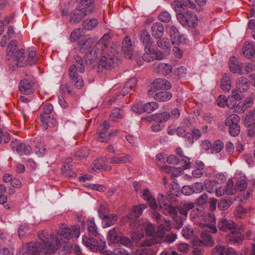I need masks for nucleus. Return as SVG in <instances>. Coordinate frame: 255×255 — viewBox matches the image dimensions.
<instances>
[{
  "label": "nucleus",
  "instance_id": "obj_48",
  "mask_svg": "<svg viewBox=\"0 0 255 255\" xmlns=\"http://www.w3.org/2000/svg\"><path fill=\"white\" fill-rule=\"evenodd\" d=\"M240 229L239 228H236L233 231H232L233 236L232 238L235 243H240L242 242L243 237L241 236V234L240 232Z\"/></svg>",
  "mask_w": 255,
  "mask_h": 255
},
{
  "label": "nucleus",
  "instance_id": "obj_64",
  "mask_svg": "<svg viewBox=\"0 0 255 255\" xmlns=\"http://www.w3.org/2000/svg\"><path fill=\"white\" fill-rule=\"evenodd\" d=\"M229 68L230 70L234 73H239L243 74L242 68L240 65L238 63L236 64H229Z\"/></svg>",
  "mask_w": 255,
  "mask_h": 255
},
{
  "label": "nucleus",
  "instance_id": "obj_60",
  "mask_svg": "<svg viewBox=\"0 0 255 255\" xmlns=\"http://www.w3.org/2000/svg\"><path fill=\"white\" fill-rule=\"evenodd\" d=\"M174 73L178 77L181 78L186 74V69L184 66H181L174 71Z\"/></svg>",
  "mask_w": 255,
  "mask_h": 255
},
{
  "label": "nucleus",
  "instance_id": "obj_54",
  "mask_svg": "<svg viewBox=\"0 0 255 255\" xmlns=\"http://www.w3.org/2000/svg\"><path fill=\"white\" fill-rule=\"evenodd\" d=\"M29 229L27 224L23 223L20 225L18 230V235L19 238H21L28 231Z\"/></svg>",
  "mask_w": 255,
  "mask_h": 255
},
{
  "label": "nucleus",
  "instance_id": "obj_53",
  "mask_svg": "<svg viewBox=\"0 0 255 255\" xmlns=\"http://www.w3.org/2000/svg\"><path fill=\"white\" fill-rule=\"evenodd\" d=\"M110 118L115 121V119H122L123 117V111L120 109H115L110 116Z\"/></svg>",
  "mask_w": 255,
  "mask_h": 255
},
{
  "label": "nucleus",
  "instance_id": "obj_55",
  "mask_svg": "<svg viewBox=\"0 0 255 255\" xmlns=\"http://www.w3.org/2000/svg\"><path fill=\"white\" fill-rule=\"evenodd\" d=\"M158 19L162 22L167 23L170 21L171 16L167 11H162L159 14Z\"/></svg>",
  "mask_w": 255,
  "mask_h": 255
},
{
  "label": "nucleus",
  "instance_id": "obj_10",
  "mask_svg": "<svg viewBox=\"0 0 255 255\" xmlns=\"http://www.w3.org/2000/svg\"><path fill=\"white\" fill-rule=\"evenodd\" d=\"M172 87L171 84L167 80L158 78L153 81L151 84V89L148 91V95L151 96L155 92L153 90H169Z\"/></svg>",
  "mask_w": 255,
  "mask_h": 255
},
{
  "label": "nucleus",
  "instance_id": "obj_38",
  "mask_svg": "<svg viewBox=\"0 0 255 255\" xmlns=\"http://www.w3.org/2000/svg\"><path fill=\"white\" fill-rule=\"evenodd\" d=\"M106 224V227L114 225L117 221V216L115 214H108L102 219Z\"/></svg>",
  "mask_w": 255,
  "mask_h": 255
},
{
  "label": "nucleus",
  "instance_id": "obj_41",
  "mask_svg": "<svg viewBox=\"0 0 255 255\" xmlns=\"http://www.w3.org/2000/svg\"><path fill=\"white\" fill-rule=\"evenodd\" d=\"M88 230L89 233L93 236H96L98 235V233L97 231V228L95 225V223L94 219H92L88 220Z\"/></svg>",
  "mask_w": 255,
  "mask_h": 255
},
{
  "label": "nucleus",
  "instance_id": "obj_18",
  "mask_svg": "<svg viewBox=\"0 0 255 255\" xmlns=\"http://www.w3.org/2000/svg\"><path fill=\"white\" fill-rule=\"evenodd\" d=\"M42 249L39 243L30 242L27 244L26 250L22 255H40Z\"/></svg>",
  "mask_w": 255,
  "mask_h": 255
},
{
  "label": "nucleus",
  "instance_id": "obj_35",
  "mask_svg": "<svg viewBox=\"0 0 255 255\" xmlns=\"http://www.w3.org/2000/svg\"><path fill=\"white\" fill-rule=\"evenodd\" d=\"M204 186L206 190L210 193H214L217 187V183L216 181L206 179L204 183Z\"/></svg>",
  "mask_w": 255,
  "mask_h": 255
},
{
  "label": "nucleus",
  "instance_id": "obj_9",
  "mask_svg": "<svg viewBox=\"0 0 255 255\" xmlns=\"http://www.w3.org/2000/svg\"><path fill=\"white\" fill-rule=\"evenodd\" d=\"M75 68V66H71L68 69L70 82L75 88L81 89L84 86V82L82 76L78 74Z\"/></svg>",
  "mask_w": 255,
  "mask_h": 255
},
{
  "label": "nucleus",
  "instance_id": "obj_50",
  "mask_svg": "<svg viewBox=\"0 0 255 255\" xmlns=\"http://www.w3.org/2000/svg\"><path fill=\"white\" fill-rule=\"evenodd\" d=\"M28 58H32V61H30V60H26L24 61V62H26V66L29 65L31 66L35 64L37 62V60L35 58L36 55V52L33 50L30 51L29 49L28 50Z\"/></svg>",
  "mask_w": 255,
  "mask_h": 255
},
{
  "label": "nucleus",
  "instance_id": "obj_42",
  "mask_svg": "<svg viewBox=\"0 0 255 255\" xmlns=\"http://www.w3.org/2000/svg\"><path fill=\"white\" fill-rule=\"evenodd\" d=\"M63 175L67 177H76L77 174L73 170L69 164L64 165L61 168Z\"/></svg>",
  "mask_w": 255,
  "mask_h": 255
},
{
  "label": "nucleus",
  "instance_id": "obj_58",
  "mask_svg": "<svg viewBox=\"0 0 255 255\" xmlns=\"http://www.w3.org/2000/svg\"><path fill=\"white\" fill-rule=\"evenodd\" d=\"M240 130V127L239 124L233 125V126L229 127L230 134L233 136L238 135Z\"/></svg>",
  "mask_w": 255,
  "mask_h": 255
},
{
  "label": "nucleus",
  "instance_id": "obj_14",
  "mask_svg": "<svg viewBox=\"0 0 255 255\" xmlns=\"http://www.w3.org/2000/svg\"><path fill=\"white\" fill-rule=\"evenodd\" d=\"M122 51L127 59H130L132 55L133 48L129 36H126L122 42Z\"/></svg>",
  "mask_w": 255,
  "mask_h": 255
},
{
  "label": "nucleus",
  "instance_id": "obj_26",
  "mask_svg": "<svg viewBox=\"0 0 255 255\" xmlns=\"http://www.w3.org/2000/svg\"><path fill=\"white\" fill-rule=\"evenodd\" d=\"M132 160V159L131 156L128 154H127L124 156L122 157H111L109 159V162L111 164H124L126 163H130Z\"/></svg>",
  "mask_w": 255,
  "mask_h": 255
},
{
  "label": "nucleus",
  "instance_id": "obj_15",
  "mask_svg": "<svg viewBox=\"0 0 255 255\" xmlns=\"http://www.w3.org/2000/svg\"><path fill=\"white\" fill-rule=\"evenodd\" d=\"M218 229L223 232L230 231L232 232L237 228V225L235 222L231 220H227L226 219H221L218 224Z\"/></svg>",
  "mask_w": 255,
  "mask_h": 255
},
{
  "label": "nucleus",
  "instance_id": "obj_49",
  "mask_svg": "<svg viewBox=\"0 0 255 255\" xmlns=\"http://www.w3.org/2000/svg\"><path fill=\"white\" fill-rule=\"evenodd\" d=\"M193 255H203L204 253L203 247L204 246L202 245H195L194 240H193Z\"/></svg>",
  "mask_w": 255,
  "mask_h": 255
},
{
  "label": "nucleus",
  "instance_id": "obj_20",
  "mask_svg": "<svg viewBox=\"0 0 255 255\" xmlns=\"http://www.w3.org/2000/svg\"><path fill=\"white\" fill-rule=\"evenodd\" d=\"M79 2L77 6L80 8L86 11L88 13H91L95 8V0H76Z\"/></svg>",
  "mask_w": 255,
  "mask_h": 255
},
{
  "label": "nucleus",
  "instance_id": "obj_61",
  "mask_svg": "<svg viewBox=\"0 0 255 255\" xmlns=\"http://www.w3.org/2000/svg\"><path fill=\"white\" fill-rule=\"evenodd\" d=\"M244 124L248 128L254 126L255 124V118L250 114L247 115L244 120Z\"/></svg>",
  "mask_w": 255,
  "mask_h": 255
},
{
  "label": "nucleus",
  "instance_id": "obj_2",
  "mask_svg": "<svg viewBox=\"0 0 255 255\" xmlns=\"http://www.w3.org/2000/svg\"><path fill=\"white\" fill-rule=\"evenodd\" d=\"M140 40L144 46L145 53L142 56L144 61L149 62L163 58L164 54L161 52L155 50L151 47L153 41L149 32L146 30L144 29L141 31Z\"/></svg>",
  "mask_w": 255,
  "mask_h": 255
},
{
  "label": "nucleus",
  "instance_id": "obj_32",
  "mask_svg": "<svg viewBox=\"0 0 255 255\" xmlns=\"http://www.w3.org/2000/svg\"><path fill=\"white\" fill-rule=\"evenodd\" d=\"M233 203L232 198L230 197H227L220 200L218 204V207L221 210H225L228 209Z\"/></svg>",
  "mask_w": 255,
  "mask_h": 255
},
{
  "label": "nucleus",
  "instance_id": "obj_33",
  "mask_svg": "<svg viewBox=\"0 0 255 255\" xmlns=\"http://www.w3.org/2000/svg\"><path fill=\"white\" fill-rule=\"evenodd\" d=\"M244 55L250 58L255 54V49L254 45L251 43L245 44L243 47Z\"/></svg>",
  "mask_w": 255,
  "mask_h": 255
},
{
  "label": "nucleus",
  "instance_id": "obj_17",
  "mask_svg": "<svg viewBox=\"0 0 255 255\" xmlns=\"http://www.w3.org/2000/svg\"><path fill=\"white\" fill-rule=\"evenodd\" d=\"M170 40L173 44H179L184 40V36L179 33L178 29L175 26H171L169 31Z\"/></svg>",
  "mask_w": 255,
  "mask_h": 255
},
{
  "label": "nucleus",
  "instance_id": "obj_24",
  "mask_svg": "<svg viewBox=\"0 0 255 255\" xmlns=\"http://www.w3.org/2000/svg\"><path fill=\"white\" fill-rule=\"evenodd\" d=\"M194 207L195 204L194 203L184 201L181 202V205L178 207L179 212L181 215L186 217L188 211L194 209Z\"/></svg>",
  "mask_w": 255,
  "mask_h": 255
},
{
  "label": "nucleus",
  "instance_id": "obj_59",
  "mask_svg": "<svg viewBox=\"0 0 255 255\" xmlns=\"http://www.w3.org/2000/svg\"><path fill=\"white\" fill-rule=\"evenodd\" d=\"M164 168L167 169L168 170H170L171 171L172 175L174 177H177L182 175L184 169L182 167H178L173 168L172 170H171L170 167L168 166H165Z\"/></svg>",
  "mask_w": 255,
  "mask_h": 255
},
{
  "label": "nucleus",
  "instance_id": "obj_46",
  "mask_svg": "<svg viewBox=\"0 0 255 255\" xmlns=\"http://www.w3.org/2000/svg\"><path fill=\"white\" fill-rule=\"evenodd\" d=\"M221 105H227L230 109H233L237 105V101L231 96H229L227 100L220 102Z\"/></svg>",
  "mask_w": 255,
  "mask_h": 255
},
{
  "label": "nucleus",
  "instance_id": "obj_22",
  "mask_svg": "<svg viewBox=\"0 0 255 255\" xmlns=\"http://www.w3.org/2000/svg\"><path fill=\"white\" fill-rule=\"evenodd\" d=\"M250 86V82L249 80L244 77L238 78L236 82V87L238 91L240 92L247 91Z\"/></svg>",
  "mask_w": 255,
  "mask_h": 255
},
{
  "label": "nucleus",
  "instance_id": "obj_12",
  "mask_svg": "<svg viewBox=\"0 0 255 255\" xmlns=\"http://www.w3.org/2000/svg\"><path fill=\"white\" fill-rule=\"evenodd\" d=\"M76 7V8L73 12L70 13L69 22L71 24H76L80 22L88 14V12L82 9Z\"/></svg>",
  "mask_w": 255,
  "mask_h": 255
},
{
  "label": "nucleus",
  "instance_id": "obj_62",
  "mask_svg": "<svg viewBox=\"0 0 255 255\" xmlns=\"http://www.w3.org/2000/svg\"><path fill=\"white\" fill-rule=\"evenodd\" d=\"M10 137L9 133L2 131L0 128V144L3 142V143H7L10 140Z\"/></svg>",
  "mask_w": 255,
  "mask_h": 255
},
{
  "label": "nucleus",
  "instance_id": "obj_5",
  "mask_svg": "<svg viewBox=\"0 0 255 255\" xmlns=\"http://www.w3.org/2000/svg\"><path fill=\"white\" fill-rule=\"evenodd\" d=\"M158 230H159V229ZM145 230L146 235L149 237V238L144 240L142 242L141 245L143 247L151 246L159 243L162 237L165 235L164 231H162L161 232H159V230H158V233L157 234L158 236L156 238H155L153 236L155 233L154 227L151 224H148L146 225Z\"/></svg>",
  "mask_w": 255,
  "mask_h": 255
},
{
  "label": "nucleus",
  "instance_id": "obj_27",
  "mask_svg": "<svg viewBox=\"0 0 255 255\" xmlns=\"http://www.w3.org/2000/svg\"><path fill=\"white\" fill-rule=\"evenodd\" d=\"M220 87L225 92H229L231 90V80L228 74L225 73L223 75L220 82Z\"/></svg>",
  "mask_w": 255,
  "mask_h": 255
},
{
  "label": "nucleus",
  "instance_id": "obj_57",
  "mask_svg": "<svg viewBox=\"0 0 255 255\" xmlns=\"http://www.w3.org/2000/svg\"><path fill=\"white\" fill-rule=\"evenodd\" d=\"M157 44L162 49H168L170 47V43L167 38L159 39L157 42Z\"/></svg>",
  "mask_w": 255,
  "mask_h": 255
},
{
  "label": "nucleus",
  "instance_id": "obj_56",
  "mask_svg": "<svg viewBox=\"0 0 255 255\" xmlns=\"http://www.w3.org/2000/svg\"><path fill=\"white\" fill-rule=\"evenodd\" d=\"M227 249L224 246H216L212 249V255H226Z\"/></svg>",
  "mask_w": 255,
  "mask_h": 255
},
{
  "label": "nucleus",
  "instance_id": "obj_31",
  "mask_svg": "<svg viewBox=\"0 0 255 255\" xmlns=\"http://www.w3.org/2000/svg\"><path fill=\"white\" fill-rule=\"evenodd\" d=\"M170 115L167 112H163L160 114L152 115L150 119L152 121H155L158 123H162L167 121L170 118Z\"/></svg>",
  "mask_w": 255,
  "mask_h": 255
},
{
  "label": "nucleus",
  "instance_id": "obj_8",
  "mask_svg": "<svg viewBox=\"0 0 255 255\" xmlns=\"http://www.w3.org/2000/svg\"><path fill=\"white\" fill-rule=\"evenodd\" d=\"M53 111V107L52 104L47 103L45 104L43 108V112L40 114L39 118L41 122L43 123V125L44 128L47 127V124L45 123L47 119L50 121L49 124L53 125L55 123V118L53 116H51V114Z\"/></svg>",
  "mask_w": 255,
  "mask_h": 255
},
{
  "label": "nucleus",
  "instance_id": "obj_6",
  "mask_svg": "<svg viewBox=\"0 0 255 255\" xmlns=\"http://www.w3.org/2000/svg\"><path fill=\"white\" fill-rule=\"evenodd\" d=\"M177 18L183 26L195 28L197 25L198 18L196 15L192 11L188 10L185 14L179 12L177 14Z\"/></svg>",
  "mask_w": 255,
  "mask_h": 255
},
{
  "label": "nucleus",
  "instance_id": "obj_52",
  "mask_svg": "<svg viewBox=\"0 0 255 255\" xmlns=\"http://www.w3.org/2000/svg\"><path fill=\"white\" fill-rule=\"evenodd\" d=\"M253 104V99L252 97H247L244 102V103H239L237 105L239 107H242V110L244 112L247 108L251 107Z\"/></svg>",
  "mask_w": 255,
  "mask_h": 255
},
{
  "label": "nucleus",
  "instance_id": "obj_47",
  "mask_svg": "<svg viewBox=\"0 0 255 255\" xmlns=\"http://www.w3.org/2000/svg\"><path fill=\"white\" fill-rule=\"evenodd\" d=\"M227 195H233L236 193V188L234 187L232 179H229L227 182L226 187H224Z\"/></svg>",
  "mask_w": 255,
  "mask_h": 255
},
{
  "label": "nucleus",
  "instance_id": "obj_19",
  "mask_svg": "<svg viewBox=\"0 0 255 255\" xmlns=\"http://www.w3.org/2000/svg\"><path fill=\"white\" fill-rule=\"evenodd\" d=\"M33 83L28 79H23L20 82L19 90L23 94H31L33 92Z\"/></svg>",
  "mask_w": 255,
  "mask_h": 255
},
{
  "label": "nucleus",
  "instance_id": "obj_11",
  "mask_svg": "<svg viewBox=\"0 0 255 255\" xmlns=\"http://www.w3.org/2000/svg\"><path fill=\"white\" fill-rule=\"evenodd\" d=\"M83 243L86 247L94 252L99 251L100 252L104 253L106 251L105 243L99 245V243L93 237L88 238L86 236L84 237L83 238Z\"/></svg>",
  "mask_w": 255,
  "mask_h": 255
},
{
  "label": "nucleus",
  "instance_id": "obj_45",
  "mask_svg": "<svg viewBox=\"0 0 255 255\" xmlns=\"http://www.w3.org/2000/svg\"><path fill=\"white\" fill-rule=\"evenodd\" d=\"M120 232L119 228H114L109 231L108 233V237L109 239L114 242L118 241L119 239L118 233Z\"/></svg>",
  "mask_w": 255,
  "mask_h": 255
},
{
  "label": "nucleus",
  "instance_id": "obj_30",
  "mask_svg": "<svg viewBox=\"0 0 255 255\" xmlns=\"http://www.w3.org/2000/svg\"><path fill=\"white\" fill-rule=\"evenodd\" d=\"M156 70L159 74L165 76L171 72L172 67L170 64L161 63L158 64Z\"/></svg>",
  "mask_w": 255,
  "mask_h": 255
},
{
  "label": "nucleus",
  "instance_id": "obj_21",
  "mask_svg": "<svg viewBox=\"0 0 255 255\" xmlns=\"http://www.w3.org/2000/svg\"><path fill=\"white\" fill-rule=\"evenodd\" d=\"M151 30L152 36L156 39H159L163 36L164 28L161 23L157 22L152 25Z\"/></svg>",
  "mask_w": 255,
  "mask_h": 255
},
{
  "label": "nucleus",
  "instance_id": "obj_16",
  "mask_svg": "<svg viewBox=\"0 0 255 255\" xmlns=\"http://www.w3.org/2000/svg\"><path fill=\"white\" fill-rule=\"evenodd\" d=\"M24 50L23 49H19L15 51L13 57L11 59L13 61V64L16 65L17 67L26 66V62H24Z\"/></svg>",
  "mask_w": 255,
  "mask_h": 255
},
{
  "label": "nucleus",
  "instance_id": "obj_13",
  "mask_svg": "<svg viewBox=\"0 0 255 255\" xmlns=\"http://www.w3.org/2000/svg\"><path fill=\"white\" fill-rule=\"evenodd\" d=\"M142 212L141 206H136L133 207L131 213L127 215L130 226L132 225L133 227L136 226L137 221Z\"/></svg>",
  "mask_w": 255,
  "mask_h": 255
},
{
  "label": "nucleus",
  "instance_id": "obj_34",
  "mask_svg": "<svg viewBox=\"0 0 255 255\" xmlns=\"http://www.w3.org/2000/svg\"><path fill=\"white\" fill-rule=\"evenodd\" d=\"M163 210H164V213L165 214H168L170 216L172 217L173 219L178 217L177 214L178 212H179L178 208H177L171 206L170 204L168 203L166 206L163 208Z\"/></svg>",
  "mask_w": 255,
  "mask_h": 255
},
{
  "label": "nucleus",
  "instance_id": "obj_51",
  "mask_svg": "<svg viewBox=\"0 0 255 255\" xmlns=\"http://www.w3.org/2000/svg\"><path fill=\"white\" fill-rule=\"evenodd\" d=\"M104 163V159L103 157L95 160L93 162V169L95 171H97L102 169Z\"/></svg>",
  "mask_w": 255,
  "mask_h": 255
},
{
  "label": "nucleus",
  "instance_id": "obj_25",
  "mask_svg": "<svg viewBox=\"0 0 255 255\" xmlns=\"http://www.w3.org/2000/svg\"><path fill=\"white\" fill-rule=\"evenodd\" d=\"M151 96L157 101L164 102L170 100L172 94L168 91H164L157 92Z\"/></svg>",
  "mask_w": 255,
  "mask_h": 255
},
{
  "label": "nucleus",
  "instance_id": "obj_63",
  "mask_svg": "<svg viewBox=\"0 0 255 255\" xmlns=\"http://www.w3.org/2000/svg\"><path fill=\"white\" fill-rule=\"evenodd\" d=\"M180 7L182 8L183 9H185V7H190L191 8H194L196 7L195 4L190 0H184L181 1L180 3Z\"/></svg>",
  "mask_w": 255,
  "mask_h": 255
},
{
  "label": "nucleus",
  "instance_id": "obj_1",
  "mask_svg": "<svg viewBox=\"0 0 255 255\" xmlns=\"http://www.w3.org/2000/svg\"><path fill=\"white\" fill-rule=\"evenodd\" d=\"M110 35L105 34L96 45L92 47L91 39H87L80 44V51L85 54L86 64L91 65L96 60L100 51L103 55L99 62L97 72L102 74L106 70H110L114 67L117 58H116L113 51L111 54H108V47L109 45Z\"/></svg>",
  "mask_w": 255,
  "mask_h": 255
},
{
  "label": "nucleus",
  "instance_id": "obj_37",
  "mask_svg": "<svg viewBox=\"0 0 255 255\" xmlns=\"http://www.w3.org/2000/svg\"><path fill=\"white\" fill-rule=\"evenodd\" d=\"M98 21L96 18H90L85 20L83 22V26L85 29L92 30L97 24Z\"/></svg>",
  "mask_w": 255,
  "mask_h": 255
},
{
  "label": "nucleus",
  "instance_id": "obj_39",
  "mask_svg": "<svg viewBox=\"0 0 255 255\" xmlns=\"http://www.w3.org/2000/svg\"><path fill=\"white\" fill-rule=\"evenodd\" d=\"M74 64L71 66H75V69L80 73H83L85 71V67L81 58L77 56L74 58Z\"/></svg>",
  "mask_w": 255,
  "mask_h": 255
},
{
  "label": "nucleus",
  "instance_id": "obj_36",
  "mask_svg": "<svg viewBox=\"0 0 255 255\" xmlns=\"http://www.w3.org/2000/svg\"><path fill=\"white\" fill-rule=\"evenodd\" d=\"M240 120V118L238 115L232 114L226 119L225 124L227 127H232L233 125L238 124Z\"/></svg>",
  "mask_w": 255,
  "mask_h": 255
},
{
  "label": "nucleus",
  "instance_id": "obj_7",
  "mask_svg": "<svg viewBox=\"0 0 255 255\" xmlns=\"http://www.w3.org/2000/svg\"><path fill=\"white\" fill-rule=\"evenodd\" d=\"M80 234V227L75 225L71 229L66 227V225H63L58 231V234L63 238L67 240L75 237L77 238Z\"/></svg>",
  "mask_w": 255,
  "mask_h": 255
},
{
  "label": "nucleus",
  "instance_id": "obj_23",
  "mask_svg": "<svg viewBox=\"0 0 255 255\" xmlns=\"http://www.w3.org/2000/svg\"><path fill=\"white\" fill-rule=\"evenodd\" d=\"M137 83V80L136 78L132 77L129 79L125 84V86L121 92L120 95H118V97H124L126 94L132 90L133 87L135 86Z\"/></svg>",
  "mask_w": 255,
  "mask_h": 255
},
{
  "label": "nucleus",
  "instance_id": "obj_43",
  "mask_svg": "<svg viewBox=\"0 0 255 255\" xmlns=\"http://www.w3.org/2000/svg\"><path fill=\"white\" fill-rule=\"evenodd\" d=\"M112 134V132H110L108 134L107 132L101 131V129H100L99 131L98 132L97 139L102 142H107L109 141V137L111 136Z\"/></svg>",
  "mask_w": 255,
  "mask_h": 255
},
{
  "label": "nucleus",
  "instance_id": "obj_3",
  "mask_svg": "<svg viewBox=\"0 0 255 255\" xmlns=\"http://www.w3.org/2000/svg\"><path fill=\"white\" fill-rule=\"evenodd\" d=\"M38 236L42 241V243L39 244L41 245L45 255H51L59 249L61 245L60 241L57 238L50 241L47 232L44 231H40Z\"/></svg>",
  "mask_w": 255,
  "mask_h": 255
},
{
  "label": "nucleus",
  "instance_id": "obj_44",
  "mask_svg": "<svg viewBox=\"0 0 255 255\" xmlns=\"http://www.w3.org/2000/svg\"><path fill=\"white\" fill-rule=\"evenodd\" d=\"M159 105L154 102H148L144 104V112L150 113L158 108Z\"/></svg>",
  "mask_w": 255,
  "mask_h": 255
},
{
  "label": "nucleus",
  "instance_id": "obj_28",
  "mask_svg": "<svg viewBox=\"0 0 255 255\" xmlns=\"http://www.w3.org/2000/svg\"><path fill=\"white\" fill-rule=\"evenodd\" d=\"M17 42L15 40H11L8 44L6 49V56L5 59L7 60H10L13 57V54L18 49Z\"/></svg>",
  "mask_w": 255,
  "mask_h": 255
},
{
  "label": "nucleus",
  "instance_id": "obj_4",
  "mask_svg": "<svg viewBox=\"0 0 255 255\" xmlns=\"http://www.w3.org/2000/svg\"><path fill=\"white\" fill-rule=\"evenodd\" d=\"M209 230L202 231L201 233V239L198 237H195L194 240L195 245H202L204 246H213L214 244V241L210 233H215L217 232V228L213 225H208Z\"/></svg>",
  "mask_w": 255,
  "mask_h": 255
},
{
  "label": "nucleus",
  "instance_id": "obj_29",
  "mask_svg": "<svg viewBox=\"0 0 255 255\" xmlns=\"http://www.w3.org/2000/svg\"><path fill=\"white\" fill-rule=\"evenodd\" d=\"M31 150L30 145L24 143H19L16 147L17 152L20 155H28L31 153Z\"/></svg>",
  "mask_w": 255,
  "mask_h": 255
},
{
  "label": "nucleus",
  "instance_id": "obj_40",
  "mask_svg": "<svg viewBox=\"0 0 255 255\" xmlns=\"http://www.w3.org/2000/svg\"><path fill=\"white\" fill-rule=\"evenodd\" d=\"M224 147V143L220 140H215L213 144H212L211 152V153H219Z\"/></svg>",
  "mask_w": 255,
  "mask_h": 255
}]
</instances>
